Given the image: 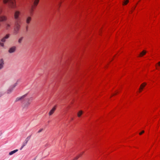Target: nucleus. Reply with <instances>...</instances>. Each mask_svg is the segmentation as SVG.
<instances>
[{
	"label": "nucleus",
	"mask_w": 160,
	"mask_h": 160,
	"mask_svg": "<svg viewBox=\"0 0 160 160\" xmlns=\"http://www.w3.org/2000/svg\"><path fill=\"white\" fill-rule=\"evenodd\" d=\"M56 106H54V107H53V108H52V109L50 111V112H49V114L50 116L51 115H52L54 112V111L56 109Z\"/></svg>",
	"instance_id": "7"
},
{
	"label": "nucleus",
	"mask_w": 160,
	"mask_h": 160,
	"mask_svg": "<svg viewBox=\"0 0 160 160\" xmlns=\"http://www.w3.org/2000/svg\"><path fill=\"white\" fill-rule=\"evenodd\" d=\"M39 0H34L33 2V5L32 6L31 9L30 11V14L31 15L32 14L34 9L38 4Z\"/></svg>",
	"instance_id": "4"
},
{
	"label": "nucleus",
	"mask_w": 160,
	"mask_h": 160,
	"mask_svg": "<svg viewBox=\"0 0 160 160\" xmlns=\"http://www.w3.org/2000/svg\"><path fill=\"white\" fill-rule=\"evenodd\" d=\"M0 46L3 47L4 46V44L3 43L0 42Z\"/></svg>",
	"instance_id": "22"
},
{
	"label": "nucleus",
	"mask_w": 160,
	"mask_h": 160,
	"mask_svg": "<svg viewBox=\"0 0 160 160\" xmlns=\"http://www.w3.org/2000/svg\"><path fill=\"white\" fill-rule=\"evenodd\" d=\"M144 132V131H142L141 132H140L139 133V135H141Z\"/></svg>",
	"instance_id": "21"
},
{
	"label": "nucleus",
	"mask_w": 160,
	"mask_h": 160,
	"mask_svg": "<svg viewBox=\"0 0 160 160\" xmlns=\"http://www.w3.org/2000/svg\"><path fill=\"white\" fill-rule=\"evenodd\" d=\"M146 83H142L140 86V88H139V92H140L142 89H143V88L145 87V86L146 85Z\"/></svg>",
	"instance_id": "8"
},
{
	"label": "nucleus",
	"mask_w": 160,
	"mask_h": 160,
	"mask_svg": "<svg viewBox=\"0 0 160 160\" xmlns=\"http://www.w3.org/2000/svg\"><path fill=\"white\" fill-rule=\"evenodd\" d=\"M83 154V153H81L80 154V155L78 156H77V157H76L75 159H74L75 160H76L77 159H78V158H79V157H80V156H81L82 154Z\"/></svg>",
	"instance_id": "19"
},
{
	"label": "nucleus",
	"mask_w": 160,
	"mask_h": 160,
	"mask_svg": "<svg viewBox=\"0 0 160 160\" xmlns=\"http://www.w3.org/2000/svg\"><path fill=\"white\" fill-rule=\"evenodd\" d=\"M158 65L160 66V62L158 63Z\"/></svg>",
	"instance_id": "25"
},
{
	"label": "nucleus",
	"mask_w": 160,
	"mask_h": 160,
	"mask_svg": "<svg viewBox=\"0 0 160 160\" xmlns=\"http://www.w3.org/2000/svg\"><path fill=\"white\" fill-rule=\"evenodd\" d=\"M10 27V25L9 24L7 23L6 25V28L7 29H8Z\"/></svg>",
	"instance_id": "17"
},
{
	"label": "nucleus",
	"mask_w": 160,
	"mask_h": 160,
	"mask_svg": "<svg viewBox=\"0 0 160 160\" xmlns=\"http://www.w3.org/2000/svg\"><path fill=\"white\" fill-rule=\"evenodd\" d=\"M31 18L30 17H28L27 19L26 22L27 23H29L31 20Z\"/></svg>",
	"instance_id": "14"
},
{
	"label": "nucleus",
	"mask_w": 160,
	"mask_h": 160,
	"mask_svg": "<svg viewBox=\"0 0 160 160\" xmlns=\"http://www.w3.org/2000/svg\"><path fill=\"white\" fill-rule=\"evenodd\" d=\"M17 83H15L13 85L11 86L8 89L7 91V93H11L13 90V88L17 86Z\"/></svg>",
	"instance_id": "6"
},
{
	"label": "nucleus",
	"mask_w": 160,
	"mask_h": 160,
	"mask_svg": "<svg viewBox=\"0 0 160 160\" xmlns=\"http://www.w3.org/2000/svg\"><path fill=\"white\" fill-rule=\"evenodd\" d=\"M20 14V12L19 11H17L15 12L14 17L16 22H20V18L19 17Z\"/></svg>",
	"instance_id": "3"
},
{
	"label": "nucleus",
	"mask_w": 160,
	"mask_h": 160,
	"mask_svg": "<svg viewBox=\"0 0 160 160\" xmlns=\"http://www.w3.org/2000/svg\"><path fill=\"white\" fill-rule=\"evenodd\" d=\"M156 68L157 69H158V66H157V65L156 66Z\"/></svg>",
	"instance_id": "26"
},
{
	"label": "nucleus",
	"mask_w": 160,
	"mask_h": 160,
	"mask_svg": "<svg viewBox=\"0 0 160 160\" xmlns=\"http://www.w3.org/2000/svg\"><path fill=\"white\" fill-rule=\"evenodd\" d=\"M9 37V34H7L2 39V41L4 42L5 41V39L8 38Z\"/></svg>",
	"instance_id": "11"
},
{
	"label": "nucleus",
	"mask_w": 160,
	"mask_h": 160,
	"mask_svg": "<svg viewBox=\"0 0 160 160\" xmlns=\"http://www.w3.org/2000/svg\"><path fill=\"white\" fill-rule=\"evenodd\" d=\"M82 113H83V112L82 111L80 110V111H79L77 113L78 116V117H81V116L82 114Z\"/></svg>",
	"instance_id": "13"
},
{
	"label": "nucleus",
	"mask_w": 160,
	"mask_h": 160,
	"mask_svg": "<svg viewBox=\"0 0 160 160\" xmlns=\"http://www.w3.org/2000/svg\"><path fill=\"white\" fill-rule=\"evenodd\" d=\"M4 3H6L8 2L9 6L13 8H16V2L15 0H3Z\"/></svg>",
	"instance_id": "2"
},
{
	"label": "nucleus",
	"mask_w": 160,
	"mask_h": 160,
	"mask_svg": "<svg viewBox=\"0 0 160 160\" xmlns=\"http://www.w3.org/2000/svg\"><path fill=\"white\" fill-rule=\"evenodd\" d=\"M20 22H15V26L14 28V33L15 34H17L20 28Z\"/></svg>",
	"instance_id": "5"
},
{
	"label": "nucleus",
	"mask_w": 160,
	"mask_h": 160,
	"mask_svg": "<svg viewBox=\"0 0 160 160\" xmlns=\"http://www.w3.org/2000/svg\"><path fill=\"white\" fill-rule=\"evenodd\" d=\"M17 151H12L9 152V155H12L15 153Z\"/></svg>",
	"instance_id": "15"
},
{
	"label": "nucleus",
	"mask_w": 160,
	"mask_h": 160,
	"mask_svg": "<svg viewBox=\"0 0 160 160\" xmlns=\"http://www.w3.org/2000/svg\"><path fill=\"white\" fill-rule=\"evenodd\" d=\"M16 50V47H13L10 48L9 50V52L10 53H12L14 52Z\"/></svg>",
	"instance_id": "9"
},
{
	"label": "nucleus",
	"mask_w": 160,
	"mask_h": 160,
	"mask_svg": "<svg viewBox=\"0 0 160 160\" xmlns=\"http://www.w3.org/2000/svg\"><path fill=\"white\" fill-rule=\"evenodd\" d=\"M2 12V9L0 8V14H1Z\"/></svg>",
	"instance_id": "23"
},
{
	"label": "nucleus",
	"mask_w": 160,
	"mask_h": 160,
	"mask_svg": "<svg viewBox=\"0 0 160 160\" xmlns=\"http://www.w3.org/2000/svg\"><path fill=\"white\" fill-rule=\"evenodd\" d=\"M2 96V94L0 93V97Z\"/></svg>",
	"instance_id": "27"
},
{
	"label": "nucleus",
	"mask_w": 160,
	"mask_h": 160,
	"mask_svg": "<svg viewBox=\"0 0 160 160\" xmlns=\"http://www.w3.org/2000/svg\"><path fill=\"white\" fill-rule=\"evenodd\" d=\"M146 53V51L145 50H143L139 54L140 57H142Z\"/></svg>",
	"instance_id": "12"
},
{
	"label": "nucleus",
	"mask_w": 160,
	"mask_h": 160,
	"mask_svg": "<svg viewBox=\"0 0 160 160\" xmlns=\"http://www.w3.org/2000/svg\"><path fill=\"white\" fill-rule=\"evenodd\" d=\"M2 134V133H0V136Z\"/></svg>",
	"instance_id": "28"
},
{
	"label": "nucleus",
	"mask_w": 160,
	"mask_h": 160,
	"mask_svg": "<svg viewBox=\"0 0 160 160\" xmlns=\"http://www.w3.org/2000/svg\"><path fill=\"white\" fill-rule=\"evenodd\" d=\"M42 129H41L39 130L38 131V132H41L42 131Z\"/></svg>",
	"instance_id": "24"
},
{
	"label": "nucleus",
	"mask_w": 160,
	"mask_h": 160,
	"mask_svg": "<svg viewBox=\"0 0 160 160\" xmlns=\"http://www.w3.org/2000/svg\"><path fill=\"white\" fill-rule=\"evenodd\" d=\"M26 95H23L20 97L16 99V101L23 99L25 101V102L23 105V109H27L28 108V107L30 105L31 103V101L28 98L24 99V97H25Z\"/></svg>",
	"instance_id": "1"
},
{
	"label": "nucleus",
	"mask_w": 160,
	"mask_h": 160,
	"mask_svg": "<svg viewBox=\"0 0 160 160\" xmlns=\"http://www.w3.org/2000/svg\"><path fill=\"white\" fill-rule=\"evenodd\" d=\"M4 64V61L2 59L0 60V69H1L3 67Z\"/></svg>",
	"instance_id": "10"
},
{
	"label": "nucleus",
	"mask_w": 160,
	"mask_h": 160,
	"mask_svg": "<svg viewBox=\"0 0 160 160\" xmlns=\"http://www.w3.org/2000/svg\"><path fill=\"white\" fill-rule=\"evenodd\" d=\"M128 0H125L124 1V2H123V5H126L128 3Z\"/></svg>",
	"instance_id": "16"
},
{
	"label": "nucleus",
	"mask_w": 160,
	"mask_h": 160,
	"mask_svg": "<svg viewBox=\"0 0 160 160\" xmlns=\"http://www.w3.org/2000/svg\"><path fill=\"white\" fill-rule=\"evenodd\" d=\"M27 142H28V140H26L24 142V143H23V146H22L21 148V149H22V147L24 146H25L27 143Z\"/></svg>",
	"instance_id": "18"
},
{
	"label": "nucleus",
	"mask_w": 160,
	"mask_h": 160,
	"mask_svg": "<svg viewBox=\"0 0 160 160\" xmlns=\"http://www.w3.org/2000/svg\"><path fill=\"white\" fill-rule=\"evenodd\" d=\"M22 38H20L18 40V42L19 43H21L22 40Z\"/></svg>",
	"instance_id": "20"
}]
</instances>
